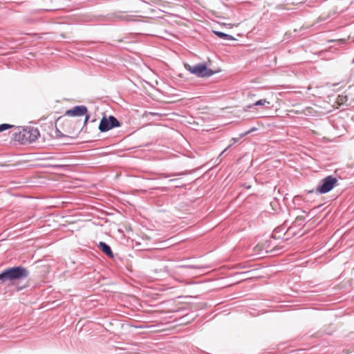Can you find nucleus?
<instances>
[{
	"label": "nucleus",
	"mask_w": 354,
	"mask_h": 354,
	"mask_svg": "<svg viewBox=\"0 0 354 354\" xmlns=\"http://www.w3.org/2000/svg\"><path fill=\"white\" fill-rule=\"evenodd\" d=\"M178 268H192V269L203 268V267H201V266L191 265V264H185V263H178Z\"/></svg>",
	"instance_id": "obj_13"
},
{
	"label": "nucleus",
	"mask_w": 354,
	"mask_h": 354,
	"mask_svg": "<svg viewBox=\"0 0 354 354\" xmlns=\"http://www.w3.org/2000/svg\"><path fill=\"white\" fill-rule=\"evenodd\" d=\"M29 275L28 270L22 266L7 268L0 274V284L7 281L14 283L15 281L27 278Z\"/></svg>",
	"instance_id": "obj_2"
},
{
	"label": "nucleus",
	"mask_w": 354,
	"mask_h": 354,
	"mask_svg": "<svg viewBox=\"0 0 354 354\" xmlns=\"http://www.w3.org/2000/svg\"><path fill=\"white\" fill-rule=\"evenodd\" d=\"M193 118L189 116H187L185 115H180L178 113V122L184 124H186L187 123L191 124Z\"/></svg>",
	"instance_id": "obj_11"
},
{
	"label": "nucleus",
	"mask_w": 354,
	"mask_h": 354,
	"mask_svg": "<svg viewBox=\"0 0 354 354\" xmlns=\"http://www.w3.org/2000/svg\"><path fill=\"white\" fill-rule=\"evenodd\" d=\"M232 140L234 141V143H235L238 141V140L236 138H233Z\"/></svg>",
	"instance_id": "obj_21"
},
{
	"label": "nucleus",
	"mask_w": 354,
	"mask_h": 354,
	"mask_svg": "<svg viewBox=\"0 0 354 354\" xmlns=\"http://www.w3.org/2000/svg\"><path fill=\"white\" fill-rule=\"evenodd\" d=\"M189 71L191 73L195 74L200 77H210L214 73L212 69L208 68L206 65L202 64L190 67Z\"/></svg>",
	"instance_id": "obj_5"
},
{
	"label": "nucleus",
	"mask_w": 354,
	"mask_h": 354,
	"mask_svg": "<svg viewBox=\"0 0 354 354\" xmlns=\"http://www.w3.org/2000/svg\"><path fill=\"white\" fill-rule=\"evenodd\" d=\"M87 108L84 105L75 106L66 111L65 115L76 117L82 116L87 113Z\"/></svg>",
	"instance_id": "obj_6"
},
{
	"label": "nucleus",
	"mask_w": 354,
	"mask_h": 354,
	"mask_svg": "<svg viewBox=\"0 0 354 354\" xmlns=\"http://www.w3.org/2000/svg\"><path fill=\"white\" fill-rule=\"evenodd\" d=\"M270 241H266L265 243H262V244H257L255 247V250L258 252L259 251H261L264 249L266 250V252H268V248H270Z\"/></svg>",
	"instance_id": "obj_12"
},
{
	"label": "nucleus",
	"mask_w": 354,
	"mask_h": 354,
	"mask_svg": "<svg viewBox=\"0 0 354 354\" xmlns=\"http://www.w3.org/2000/svg\"><path fill=\"white\" fill-rule=\"evenodd\" d=\"M13 127H14L13 125H10L8 124H0V132H2L5 130H7V129H9L13 128Z\"/></svg>",
	"instance_id": "obj_14"
},
{
	"label": "nucleus",
	"mask_w": 354,
	"mask_h": 354,
	"mask_svg": "<svg viewBox=\"0 0 354 354\" xmlns=\"http://www.w3.org/2000/svg\"><path fill=\"white\" fill-rule=\"evenodd\" d=\"M184 310V308L178 306V325H185L194 319L192 314L181 313Z\"/></svg>",
	"instance_id": "obj_7"
},
{
	"label": "nucleus",
	"mask_w": 354,
	"mask_h": 354,
	"mask_svg": "<svg viewBox=\"0 0 354 354\" xmlns=\"http://www.w3.org/2000/svg\"><path fill=\"white\" fill-rule=\"evenodd\" d=\"M182 174H183V172L178 173V176H180V175H182Z\"/></svg>",
	"instance_id": "obj_23"
},
{
	"label": "nucleus",
	"mask_w": 354,
	"mask_h": 354,
	"mask_svg": "<svg viewBox=\"0 0 354 354\" xmlns=\"http://www.w3.org/2000/svg\"><path fill=\"white\" fill-rule=\"evenodd\" d=\"M337 100L339 103L343 104L344 102L347 101V96L339 95Z\"/></svg>",
	"instance_id": "obj_15"
},
{
	"label": "nucleus",
	"mask_w": 354,
	"mask_h": 354,
	"mask_svg": "<svg viewBox=\"0 0 354 354\" xmlns=\"http://www.w3.org/2000/svg\"><path fill=\"white\" fill-rule=\"evenodd\" d=\"M185 160H186V158H185V156L183 155L181 162H185Z\"/></svg>",
	"instance_id": "obj_20"
},
{
	"label": "nucleus",
	"mask_w": 354,
	"mask_h": 354,
	"mask_svg": "<svg viewBox=\"0 0 354 354\" xmlns=\"http://www.w3.org/2000/svg\"><path fill=\"white\" fill-rule=\"evenodd\" d=\"M39 136L40 133L38 129L32 127H17L15 128V132L12 135L15 141L23 144L35 142Z\"/></svg>",
	"instance_id": "obj_1"
},
{
	"label": "nucleus",
	"mask_w": 354,
	"mask_h": 354,
	"mask_svg": "<svg viewBox=\"0 0 354 354\" xmlns=\"http://www.w3.org/2000/svg\"><path fill=\"white\" fill-rule=\"evenodd\" d=\"M194 169H195V168H192V169H189V173L192 172V171H194Z\"/></svg>",
	"instance_id": "obj_22"
},
{
	"label": "nucleus",
	"mask_w": 354,
	"mask_h": 354,
	"mask_svg": "<svg viewBox=\"0 0 354 354\" xmlns=\"http://www.w3.org/2000/svg\"><path fill=\"white\" fill-rule=\"evenodd\" d=\"M120 126V122L114 116H109L107 119L106 117H103L100 121L99 125V129L102 132L107 131L114 127Z\"/></svg>",
	"instance_id": "obj_4"
},
{
	"label": "nucleus",
	"mask_w": 354,
	"mask_h": 354,
	"mask_svg": "<svg viewBox=\"0 0 354 354\" xmlns=\"http://www.w3.org/2000/svg\"><path fill=\"white\" fill-rule=\"evenodd\" d=\"M184 100H185V98H181V99H180V100H178V103H179V102H184Z\"/></svg>",
	"instance_id": "obj_19"
},
{
	"label": "nucleus",
	"mask_w": 354,
	"mask_h": 354,
	"mask_svg": "<svg viewBox=\"0 0 354 354\" xmlns=\"http://www.w3.org/2000/svg\"><path fill=\"white\" fill-rule=\"evenodd\" d=\"M232 145H229L228 147H227L220 154V156H222L226 151H227L230 147H231Z\"/></svg>",
	"instance_id": "obj_18"
},
{
	"label": "nucleus",
	"mask_w": 354,
	"mask_h": 354,
	"mask_svg": "<svg viewBox=\"0 0 354 354\" xmlns=\"http://www.w3.org/2000/svg\"><path fill=\"white\" fill-rule=\"evenodd\" d=\"M212 32L215 35H216L217 37H218L221 39H226V40H234V39L233 36H232L230 35H227L225 32H223L221 31H217V30H213Z\"/></svg>",
	"instance_id": "obj_10"
},
{
	"label": "nucleus",
	"mask_w": 354,
	"mask_h": 354,
	"mask_svg": "<svg viewBox=\"0 0 354 354\" xmlns=\"http://www.w3.org/2000/svg\"><path fill=\"white\" fill-rule=\"evenodd\" d=\"M270 102L268 101L266 99H261L256 102L249 104L247 106L248 109H253L256 106H262L263 109H270L271 107Z\"/></svg>",
	"instance_id": "obj_8"
},
{
	"label": "nucleus",
	"mask_w": 354,
	"mask_h": 354,
	"mask_svg": "<svg viewBox=\"0 0 354 354\" xmlns=\"http://www.w3.org/2000/svg\"><path fill=\"white\" fill-rule=\"evenodd\" d=\"M99 248L109 257L113 258V253L111 249V247L104 242H100L98 245Z\"/></svg>",
	"instance_id": "obj_9"
},
{
	"label": "nucleus",
	"mask_w": 354,
	"mask_h": 354,
	"mask_svg": "<svg viewBox=\"0 0 354 354\" xmlns=\"http://www.w3.org/2000/svg\"><path fill=\"white\" fill-rule=\"evenodd\" d=\"M337 84H338V83H337V84H333V86H336V85H337Z\"/></svg>",
	"instance_id": "obj_24"
},
{
	"label": "nucleus",
	"mask_w": 354,
	"mask_h": 354,
	"mask_svg": "<svg viewBox=\"0 0 354 354\" xmlns=\"http://www.w3.org/2000/svg\"><path fill=\"white\" fill-rule=\"evenodd\" d=\"M304 216H297L296 218V220L295 221V224H296L297 223H299V225H301V223L304 221Z\"/></svg>",
	"instance_id": "obj_16"
},
{
	"label": "nucleus",
	"mask_w": 354,
	"mask_h": 354,
	"mask_svg": "<svg viewBox=\"0 0 354 354\" xmlns=\"http://www.w3.org/2000/svg\"><path fill=\"white\" fill-rule=\"evenodd\" d=\"M85 115V118H84V127H85L89 120V118H90V115H88L87 113Z\"/></svg>",
	"instance_id": "obj_17"
},
{
	"label": "nucleus",
	"mask_w": 354,
	"mask_h": 354,
	"mask_svg": "<svg viewBox=\"0 0 354 354\" xmlns=\"http://www.w3.org/2000/svg\"><path fill=\"white\" fill-rule=\"evenodd\" d=\"M337 178L333 176H328L320 180L317 187V192L326 194L329 192L337 185Z\"/></svg>",
	"instance_id": "obj_3"
}]
</instances>
